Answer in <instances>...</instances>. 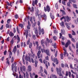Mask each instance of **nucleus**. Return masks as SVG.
<instances>
[{"instance_id": "f257e3e1", "label": "nucleus", "mask_w": 78, "mask_h": 78, "mask_svg": "<svg viewBox=\"0 0 78 78\" xmlns=\"http://www.w3.org/2000/svg\"><path fill=\"white\" fill-rule=\"evenodd\" d=\"M57 74L59 75V78H63V75L62 74V69L61 68H59L57 67L56 69Z\"/></svg>"}, {"instance_id": "f03ea898", "label": "nucleus", "mask_w": 78, "mask_h": 78, "mask_svg": "<svg viewBox=\"0 0 78 78\" xmlns=\"http://www.w3.org/2000/svg\"><path fill=\"white\" fill-rule=\"evenodd\" d=\"M44 9L45 12L47 11L48 12H49L51 11V7L49 5H47L46 7H44Z\"/></svg>"}, {"instance_id": "7ed1b4c3", "label": "nucleus", "mask_w": 78, "mask_h": 78, "mask_svg": "<svg viewBox=\"0 0 78 78\" xmlns=\"http://www.w3.org/2000/svg\"><path fill=\"white\" fill-rule=\"evenodd\" d=\"M38 29V32L39 35H41V33L42 34H44V29H42V30H41V27H40V26L39 27Z\"/></svg>"}, {"instance_id": "20e7f679", "label": "nucleus", "mask_w": 78, "mask_h": 78, "mask_svg": "<svg viewBox=\"0 0 78 78\" xmlns=\"http://www.w3.org/2000/svg\"><path fill=\"white\" fill-rule=\"evenodd\" d=\"M41 51L40 50L38 51L37 53V56L38 59H40L41 58H43V55L42 54H41Z\"/></svg>"}, {"instance_id": "39448f33", "label": "nucleus", "mask_w": 78, "mask_h": 78, "mask_svg": "<svg viewBox=\"0 0 78 78\" xmlns=\"http://www.w3.org/2000/svg\"><path fill=\"white\" fill-rule=\"evenodd\" d=\"M44 53H45L47 55L50 56V53L49 52V50L48 49H47L46 50L44 49Z\"/></svg>"}, {"instance_id": "423d86ee", "label": "nucleus", "mask_w": 78, "mask_h": 78, "mask_svg": "<svg viewBox=\"0 0 78 78\" xmlns=\"http://www.w3.org/2000/svg\"><path fill=\"white\" fill-rule=\"evenodd\" d=\"M37 56H35V58L34 59V63H35V67H37V64L38 63V61L37 60Z\"/></svg>"}, {"instance_id": "0eeeda50", "label": "nucleus", "mask_w": 78, "mask_h": 78, "mask_svg": "<svg viewBox=\"0 0 78 78\" xmlns=\"http://www.w3.org/2000/svg\"><path fill=\"white\" fill-rule=\"evenodd\" d=\"M38 2V0H32V5L33 6H35V5H37V4Z\"/></svg>"}, {"instance_id": "6e6552de", "label": "nucleus", "mask_w": 78, "mask_h": 78, "mask_svg": "<svg viewBox=\"0 0 78 78\" xmlns=\"http://www.w3.org/2000/svg\"><path fill=\"white\" fill-rule=\"evenodd\" d=\"M47 43L48 44L49 43L50 44H52V41L51 39H50L47 38H46V44H47Z\"/></svg>"}, {"instance_id": "1a4fd4ad", "label": "nucleus", "mask_w": 78, "mask_h": 78, "mask_svg": "<svg viewBox=\"0 0 78 78\" xmlns=\"http://www.w3.org/2000/svg\"><path fill=\"white\" fill-rule=\"evenodd\" d=\"M70 44H71V42H70V41L69 40H68L67 42H66V44L65 47L66 48L68 47L69 45H70Z\"/></svg>"}, {"instance_id": "9d476101", "label": "nucleus", "mask_w": 78, "mask_h": 78, "mask_svg": "<svg viewBox=\"0 0 78 78\" xmlns=\"http://www.w3.org/2000/svg\"><path fill=\"white\" fill-rule=\"evenodd\" d=\"M53 61L54 63L56 62L55 64L58 65L59 64V61L57 59V58H53Z\"/></svg>"}, {"instance_id": "9b49d317", "label": "nucleus", "mask_w": 78, "mask_h": 78, "mask_svg": "<svg viewBox=\"0 0 78 78\" xmlns=\"http://www.w3.org/2000/svg\"><path fill=\"white\" fill-rule=\"evenodd\" d=\"M25 58L26 60L27 61H28V60L29 62H31V59L30 57L29 56H27L26 55L25 57Z\"/></svg>"}, {"instance_id": "f8f14e48", "label": "nucleus", "mask_w": 78, "mask_h": 78, "mask_svg": "<svg viewBox=\"0 0 78 78\" xmlns=\"http://www.w3.org/2000/svg\"><path fill=\"white\" fill-rule=\"evenodd\" d=\"M34 33L37 37H39V36L38 35V32L37 30L36 29L34 31Z\"/></svg>"}, {"instance_id": "ddd939ff", "label": "nucleus", "mask_w": 78, "mask_h": 78, "mask_svg": "<svg viewBox=\"0 0 78 78\" xmlns=\"http://www.w3.org/2000/svg\"><path fill=\"white\" fill-rule=\"evenodd\" d=\"M48 61H46V60L44 59L43 61V63L44 64H45V66L46 67V69H48Z\"/></svg>"}, {"instance_id": "4468645a", "label": "nucleus", "mask_w": 78, "mask_h": 78, "mask_svg": "<svg viewBox=\"0 0 78 78\" xmlns=\"http://www.w3.org/2000/svg\"><path fill=\"white\" fill-rule=\"evenodd\" d=\"M36 12H35V14H36V16H40V14H38L39 12V11L38 9H37L36 10Z\"/></svg>"}, {"instance_id": "2eb2a0df", "label": "nucleus", "mask_w": 78, "mask_h": 78, "mask_svg": "<svg viewBox=\"0 0 78 78\" xmlns=\"http://www.w3.org/2000/svg\"><path fill=\"white\" fill-rule=\"evenodd\" d=\"M9 52V58H11V57L12 56V52L11 51H8Z\"/></svg>"}, {"instance_id": "dca6fc26", "label": "nucleus", "mask_w": 78, "mask_h": 78, "mask_svg": "<svg viewBox=\"0 0 78 78\" xmlns=\"http://www.w3.org/2000/svg\"><path fill=\"white\" fill-rule=\"evenodd\" d=\"M17 51V48L16 46H15L14 47V48H13V51L14 54H15Z\"/></svg>"}, {"instance_id": "f3484780", "label": "nucleus", "mask_w": 78, "mask_h": 78, "mask_svg": "<svg viewBox=\"0 0 78 78\" xmlns=\"http://www.w3.org/2000/svg\"><path fill=\"white\" fill-rule=\"evenodd\" d=\"M63 50L64 51V56H66V54H67V56L68 57V56H69V55H68V54H67V50L65 49H63Z\"/></svg>"}, {"instance_id": "a211bd4d", "label": "nucleus", "mask_w": 78, "mask_h": 78, "mask_svg": "<svg viewBox=\"0 0 78 78\" xmlns=\"http://www.w3.org/2000/svg\"><path fill=\"white\" fill-rule=\"evenodd\" d=\"M60 24L61 27H65L64 23L63 21H62L61 23H60Z\"/></svg>"}, {"instance_id": "6ab92c4d", "label": "nucleus", "mask_w": 78, "mask_h": 78, "mask_svg": "<svg viewBox=\"0 0 78 78\" xmlns=\"http://www.w3.org/2000/svg\"><path fill=\"white\" fill-rule=\"evenodd\" d=\"M60 11H61V12H62V16H63V15H66V12H65L64 10L61 9Z\"/></svg>"}, {"instance_id": "aec40b11", "label": "nucleus", "mask_w": 78, "mask_h": 78, "mask_svg": "<svg viewBox=\"0 0 78 78\" xmlns=\"http://www.w3.org/2000/svg\"><path fill=\"white\" fill-rule=\"evenodd\" d=\"M17 44H18V43L20 42V38L18 35H17Z\"/></svg>"}, {"instance_id": "412c9836", "label": "nucleus", "mask_w": 78, "mask_h": 78, "mask_svg": "<svg viewBox=\"0 0 78 78\" xmlns=\"http://www.w3.org/2000/svg\"><path fill=\"white\" fill-rule=\"evenodd\" d=\"M16 78H24L23 76H22L21 74H20L19 76H18V75H16Z\"/></svg>"}, {"instance_id": "4be33fe9", "label": "nucleus", "mask_w": 78, "mask_h": 78, "mask_svg": "<svg viewBox=\"0 0 78 78\" xmlns=\"http://www.w3.org/2000/svg\"><path fill=\"white\" fill-rule=\"evenodd\" d=\"M71 17L67 16L66 18L67 22H69V21H70V20H71Z\"/></svg>"}, {"instance_id": "5701e85b", "label": "nucleus", "mask_w": 78, "mask_h": 78, "mask_svg": "<svg viewBox=\"0 0 78 78\" xmlns=\"http://www.w3.org/2000/svg\"><path fill=\"white\" fill-rule=\"evenodd\" d=\"M65 25H66L67 28L68 30L70 29V26H69V24H68V23H66Z\"/></svg>"}, {"instance_id": "b1692460", "label": "nucleus", "mask_w": 78, "mask_h": 78, "mask_svg": "<svg viewBox=\"0 0 78 78\" xmlns=\"http://www.w3.org/2000/svg\"><path fill=\"white\" fill-rule=\"evenodd\" d=\"M28 70L29 71H31V66H28Z\"/></svg>"}, {"instance_id": "393cba45", "label": "nucleus", "mask_w": 78, "mask_h": 78, "mask_svg": "<svg viewBox=\"0 0 78 78\" xmlns=\"http://www.w3.org/2000/svg\"><path fill=\"white\" fill-rule=\"evenodd\" d=\"M6 63L8 64V66H9L10 65V62H9V58H6Z\"/></svg>"}, {"instance_id": "a878e982", "label": "nucleus", "mask_w": 78, "mask_h": 78, "mask_svg": "<svg viewBox=\"0 0 78 78\" xmlns=\"http://www.w3.org/2000/svg\"><path fill=\"white\" fill-rule=\"evenodd\" d=\"M50 16L51 19H55V16H54L52 15V13H50Z\"/></svg>"}, {"instance_id": "bb28decb", "label": "nucleus", "mask_w": 78, "mask_h": 78, "mask_svg": "<svg viewBox=\"0 0 78 78\" xmlns=\"http://www.w3.org/2000/svg\"><path fill=\"white\" fill-rule=\"evenodd\" d=\"M9 35L10 37H12L14 36V34L13 33H12V31H11L9 33Z\"/></svg>"}, {"instance_id": "cd10ccee", "label": "nucleus", "mask_w": 78, "mask_h": 78, "mask_svg": "<svg viewBox=\"0 0 78 78\" xmlns=\"http://www.w3.org/2000/svg\"><path fill=\"white\" fill-rule=\"evenodd\" d=\"M40 72H39V73H41V72H43V67L41 66L40 67Z\"/></svg>"}, {"instance_id": "c85d7f7f", "label": "nucleus", "mask_w": 78, "mask_h": 78, "mask_svg": "<svg viewBox=\"0 0 78 78\" xmlns=\"http://www.w3.org/2000/svg\"><path fill=\"white\" fill-rule=\"evenodd\" d=\"M47 16L45 14H44V17L43 18L44 19V20H47Z\"/></svg>"}, {"instance_id": "c756f323", "label": "nucleus", "mask_w": 78, "mask_h": 78, "mask_svg": "<svg viewBox=\"0 0 78 78\" xmlns=\"http://www.w3.org/2000/svg\"><path fill=\"white\" fill-rule=\"evenodd\" d=\"M61 33L63 34H65V31L64 29H62L61 30Z\"/></svg>"}, {"instance_id": "7c9ffc66", "label": "nucleus", "mask_w": 78, "mask_h": 78, "mask_svg": "<svg viewBox=\"0 0 78 78\" xmlns=\"http://www.w3.org/2000/svg\"><path fill=\"white\" fill-rule=\"evenodd\" d=\"M73 6L74 8H76V9L78 8V7L76 6V5L75 4H73Z\"/></svg>"}, {"instance_id": "2f4dec72", "label": "nucleus", "mask_w": 78, "mask_h": 78, "mask_svg": "<svg viewBox=\"0 0 78 78\" xmlns=\"http://www.w3.org/2000/svg\"><path fill=\"white\" fill-rule=\"evenodd\" d=\"M11 21V19H8L7 20V23L8 24H10V23Z\"/></svg>"}, {"instance_id": "473e14b6", "label": "nucleus", "mask_w": 78, "mask_h": 78, "mask_svg": "<svg viewBox=\"0 0 78 78\" xmlns=\"http://www.w3.org/2000/svg\"><path fill=\"white\" fill-rule=\"evenodd\" d=\"M22 69L23 71H24V72L26 71V68L25 66H22Z\"/></svg>"}, {"instance_id": "72a5a7b5", "label": "nucleus", "mask_w": 78, "mask_h": 78, "mask_svg": "<svg viewBox=\"0 0 78 78\" xmlns=\"http://www.w3.org/2000/svg\"><path fill=\"white\" fill-rule=\"evenodd\" d=\"M32 46V44L31 42H30L29 45V48H31Z\"/></svg>"}, {"instance_id": "f704fd0d", "label": "nucleus", "mask_w": 78, "mask_h": 78, "mask_svg": "<svg viewBox=\"0 0 78 78\" xmlns=\"http://www.w3.org/2000/svg\"><path fill=\"white\" fill-rule=\"evenodd\" d=\"M70 3H72V2H68L67 3V5L68 6H69V7H70Z\"/></svg>"}, {"instance_id": "c9c22d12", "label": "nucleus", "mask_w": 78, "mask_h": 78, "mask_svg": "<svg viewBox=\"0 0 78 78\" xmlns=\"http://www.w3.org/2000/svg\"><path fill=\"white\" fill-rule=\"evenodd\" d=\"M26 78H29V74L27 72H26Z\"/></svg>"}, {"instance_id": "e433bc0d", "label": "nucleus", "mask_w": 78, "mask_h": 78, "mask_svg": "<svg viewBox=\"0 0 78 78\" xmlns=\"http://www.w3.org/2000/svg\"><path fill=\"white\" fill-rule=\"evenodd\" d=\"M14 57H12L11 58V63H12L14 62Z\"/></svg>"}, {"instance_id": "4c0bfd02", "label": "nucleus", "mask_w": 78, "mask_h": 78, "mask_svg": "<svg viewBox=\"0 0 78 78\" xmlns=\"http://www.w3.org/2000/svg\"><path fill=\"white\" fill-rule=\"evenodd\" d=\"M37 24V22H34V23L32 25V26L33 27H35V26H36V25Z\"/></svg>"}, {"instance_id": "58836bf2", "label": "nucleus", "mask_w": 78, "mask_h": 78, "mask_svg": "<svg viewBox=\"0 0 78 78\" xmlns=\"http://www.w3.org/2000/svg\"><path fill=\"white\" fill-rule=\"evenodd\" d=\"M27 46V45L25 42H24L23 43V47L24 48L26 47Z\"/></svg>"}, {"instance_id": "ea45409f", "label": "nucleus", "mask_w": 78, "mask_h": 78, "mask_svg": "<svg viewBox=\"0 0 78 78\" xmlns=\"http://www.w3.org/2000/svg\"><path fill=\"white\" fill-rule=\"evenodd\" d=\"M19 27H20L21 28H23L24 27V26L23 24H22L21 23H20L19 25Z\"/></svg>"}, {"instance_id": "a19ab883", "label": "nucleus", "mask_w": 78, "mask_h": 78, "mask_svg": "<svg viewBox=\"0 0 78 78\" xmlns=\"http://www.w3.org/2000/svg\"><path fill=\"white\" fill-rule=\"evenodd\" d=\"M11 67H12V70H13V69H14L15 67L14 66V65L13 64V63H12V65H11Z\"/></svg>"}, {"instance_id": "79ce46f5", "label": "nucleus", "mask_w": 78, "mask_h": 78, "mask_svg": "<svg viewBox=\"0 0 78 78\" xmlns=\"http://www.w3.org/2000/svg\"><path fill=\"white\" fill-rule=\"evenodd\" d=\"M55 8L56 9H58V5L57 3L55 4Z\"/></svg>"}, {"instance_id": "37998d69", "label": "nucleus", "mask_w": 78, "mask_h": 78, "mask_svg": "<svg viewBox=\"0 0 78 78\" xmlns=\"http://www.w3.org/2000/svg\"><path fill=\"white\" fill-rule=\"evenodd\" d=\"M72 31L73 32V33H72V35H76V34L75 33V31H73V30H72Z\"/></svg>"}, {"instance_id": "c03bdc74", "label": "nucleus", "mask_w": 78, "mask_h": 78, "mask_svg": "<svg viewBox=\"0 0 78 78\" xmlns=\"http://www.w3.org/2000/svg\"><path fill=\"white\" fill-rule=\"evenodd\" d=\"M41 21H38L37 22V25L39 26H40V25L41 24Z\"/></svg>"}, {"instance_id": "a18cd8bd", "label": "nucleus", "mask_w": 78, "mask_h": 78, "mask_svg": "<svg viewBox=\"0 0 78 78\" xmlns=\"http://www.w3.org/2000/svg\"><path fill=\"white\" fill-rule=\"evenodd\" d=\"M54 34H58V32L57 30H55L54 31Z\"/></svg>"}, {"instance_id": "49530a36", "label": "nucleus", "mask_w": 78, "mask_h": 78, "mask_svg": "<svg viewBox=\"0 0 78 78\" xmlns=\"http://www.w3.org/2000/svg\"><path fill=\"white\" fill-rule=\"evenodd\" d=\"M16 31H17L18 33V34H20V31H19V30L18 28V27L17 26L16 27Z\"/></svg>"}, {"instance_id": "de8ad7c7", "label": "nucleus", "mask_w": 78, "mask_h": 78, "mask_svg": "<svg viewBox=\"0 0 78 78\" xmlns=\"http://www.w3.org/2000/svg\"><path fill=\"white\" fill-rule=\"evenodd\" d=\"M67 11H68L69 12H71L72 11H71V10H70V9L69 8H67Z\"/></svg>"}, {"instance_id": "09e8293b", "label": "nucleus", "mask_w": 78, "mask_h": 78, "mask_svg": "<svg viewBox=\"0 0 78 78\" xmlns=\"http://www.w3.org/2000/svg\"><path fill=\"white\" fill-rule=\"evenodd\" d=\"M60 57H61V59H63V54H60Z\"/></svg>"}, {"instance_id": "8fccbe9b", "label": "nucleus", "mask_w": 78, "mask_h": 78, "mask_svg": "<svg viewBox=\"0 0 78 78\" xmlns=\"http://www.w3.org/2000/svg\"><path fill=\"white\" fill-rule=\"evenodd\" d=\"M45 59L46 60L48 61L49 60V58L48 56L45 57Z\"/></svg>"}, {"instance_id": "3c124183", "label": "nucleus", "mask_w": 78, "mask_h": 78, "mask_svg": "<svg viewBox=\"0 0 78 78\" xmlns=\"http://www.w3.org/2000/svg\"><path fill=\"white\" fill-rule=\"evenodd\" d=\"M71 41L75 43V42H76V41H75V39H74V38H71Z\"/></svg>"}, {"instance_id": "603ef678", "label": "nucleus", "mask_w": 78, "mask_h": 78, "mask_svg": "<svg viewBox=\"0 0 78 78\" xmlns=\"http://www.w3.org/2000/svg\"><path fill=\"white\" fill-rule=\"evenodd\" d=\"M33 39L34 40H35L36 39V37H35V35H33Z\"/></svg>"}, {"instance_id": "864d4df0", "label": "nucleus", "mask_w": 78, "mask_h": 78, "mask_svg": "<svg viewBox=\"0 0 78 78\" xmlns=\"http://www.w3.org/2000/svg\"><path fill=\"white\" fill-rule=\"evenodd\" d=\"M35 43H36V45H37V48L39 46L38 42V41H36Z\"/></svg>"}, {"instance_id": "5fc2aeb1", "label": "nucleus", "mask_w": 78, "mask_h": 78, "mask_svg": "<svg viewBox=\"0 0 78 78\" xmlns=\"http://www.w3.org/2000/svg\"><path fill=\"white\" fill-rule=\"evenodd\" d=\"M14 71L15 72H17V67L16 66H14Z\"/></svg>"}, {"instance_id": "6e6d98bb", "label": "nucleus", "mask_w": 78, "mask_h": 78, "mask_svg": "<svg viewBox=\"0 0 78 78\" xmlns=\"http://www.w3.org/2000/svg\"><path fill=\"white\" fill-rule=\"evenodd\" d=\"M44 73L47 75H48V72L46 70V69L44 70Z\"/></svg>"}, {"instance_id": "4d7b16f0", "label": "nucleus", "mask_w": 78, "mask_h": 78, "mask_svg": "<svg viewBox=\"0 0 78 78\" xmlns=\"http://www.w3.org/2000/svg\"><path fill=\"white\" fill-rule=\"evenodd\" d=\"M13 33L15 34L16 32V29L15 28H13Z\"/></svg>"}, {"instance_id": "13d9d810", "label": "nucleus", "mask_w": 78, "mask_h": 78, "mask_svg": "<svg viewBox=\"0 0 78 78\" xmlns=\"http://www.w3.org/2000/svg\"><path fill=\"white\" fill-rule=\"evenodd\" d=\"M65 2L66 1H62V4H63V5H66Z\"/></svg>"}, {"instance_id": "bf43d9fd", "label": "nucleus", "mask_w": 78, "mask_h": 78, "mask_svg": "<svg viewBox=\"0 0 78 78\" xmlns=\"http://www.w3.org/2000/svg\"><path fill=\"white\" fill-rule=\"evenodd\" d=\"M73 13L74 14V17H75V18H76V14H75V12H73Z\"/></svg>"}, {"instance_id": "052dcab7", "label": "nucleus", "mask_w": 78, "mask_h": 78, "mask_svg": "<svg viewBox=\"0 0 78 78\" xmlns=\"http://www.w3.org/2000/svg\"><path fill=\"white\" fill-rule=\"evenodd\" d=\"M27 20V17L25 18V19H24L23 21L24 22H27V20Z\"/></svg>"}, {"instance_id": "680f3d73", "label": "nucleus", "mask_w": 78, "mask_h": 78, "mask_svg": "<svg viewBox=\"0 0 78 78\" xmlns=\"http://www.w3.org/2000/svg\"><path fill=\"white\" fill-rule=\"evenodd\" d=\"M18 17V15L17 14L16 15H15V18L16 19H17Z\"/></svg>"}, {"instance_id": "e2e57ef3", "label": "nucleus", "mask_w": 78, "mask_h": 78, "mask_svg": "<svg viewBox=\"0 0 78 78\" xmlns=\"http://www.w3.org/2000/svg\"><path fill=\"white\" fill-rule=\"evenodd\" d=\"M68 35L69 38H72V35H71V34H68Z\"/></svg>"}, {"instance_id": "0e129e2a", "label": "nucleus", "mask_w": 78, "mask_h": 78, "mask_svg": "<svg viewBox=\"0 0 78 78\" xmlns=\"http://www.w3.org/2000/svg\"><path fill=\"white\" fill-rule=\"evenodd\" d=\"M34 11V8L33 7H32L31 8V10L30 11L31 12H33Z\"/></svg>"}, {"instance_id": "69168bd1", "label": "nucleus", "mask_w": 78, "mask_h": 78, "mask_svg": "<svg viewBox=\"0 0 78 78\" xmlns=\"http://www.w3.org/2000/svg\"><path fill=\"white\" fill-rule=\"evenodd\" d=\"M6 27L7 28H9V25L8 24H6Z\"/></svg>"}, {"instance_id": "338daca9", "label": "nucleus", "mask_w": 78, "mask_h": 78, "mask_svg": "<svg viewBox=\"0 0 78 78\" xmlns=\"http://www.w3.org/2000/svg\"><path fill=\"white\" fill-rule=\"evenodd\" d=\"M71 2L73 3H76V0H71Z\"/></svg>"}, {"instance_id": "774afa93", "label": "nucleus", "mask_w": 78, "mask_h": 78, "mask_svg": "<svg viewBox=\"0 0 78 78\" xmlns=\"http://www.w3.org/2000/svg\"><path fill=\"white\" fill-rule=\"evenodd\" d=\"M76 49H77L78 48V42H77L76 44Z\"/></svg>"}]
</instances>
